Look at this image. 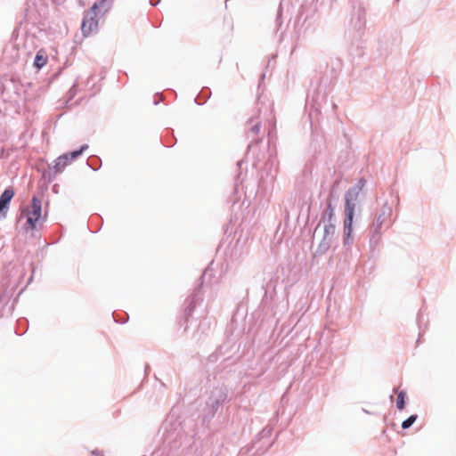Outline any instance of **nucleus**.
I'll use <instances>...</instances> for the list:
<instances>
[{
    "label": "nucleus",
    "instance_id": "obj_1",
    "mask_svg": "<svg viewBox=\"0 0 456 456\" xmlns=\"http://www.w3.org/2000/svg\"><path fill=\"white\" fill-rule=\"evenodd\" d=\"M106 0H102L100 4H102ZM99 4L95 3L93 6L85 12L84 19L81 25V31L85 37H89L98 30L99 15L97 9Z\"/></svg>",
    "mask_w": 456,
    "mask_h": 456
},
{
    "label": "nucleus",
    "instance_id": "obj_3",
    "mask_svg": "<svg viewBox=\"0 0 456 456\" xmlns=\"http://www.w3.org/2000/svg\"><path fill=\"white\" fill-rule=\"evenodd\" d=\"M88 148L86 144L81 146V148L77 151H74L70 153L63 154L58 157L54 161L53 169L55 173H61L64 168L75 159L80 156L84 151Z\"/></svg>",
    "mask_w": 456,
    "mask_h": 456
},
{
    "label": "nucleus",
    "instance_id": "obj_8",
    "mask_svg": "<svg viewBox=\"0 0 456 456\" xmlns=\"http://www.w3.org/2000/svg\"><path fill=\"white\" fill-rule=\"evenodd\" d=\"M417 419V415H411L407 419H405L403 423H402V428L403 429H407L409 428L416 420Z\"/></svg>",
    "mask_w": 456,
    "mask_h": 456
},
{
    "label": "nucleus",
    "instance_id": "obj_5",
    "mask_svg": "<svg viewBox=\"0 0 456 456\" xmlns=\"http://www.w3.org/2000/svg\"><path fill=\"white\" fill-rule=\"evenodd\" d=\"M14 196V191L12 188H7L0 196V214L4 217L6 215V209L9 203Z\"/></svg>",
    "mask_w": 456,
    "mask_h": 456
},
{
    "label": "nucleus",
    "instance_id": "obj_10",
    "mask_svg": "<svg viewBox=\"0 0 456 456\" xmlns=\"http://www.w3.org/2000/svg\"><path fill=\"white\" fill-rule=\"evenodd\" d=\"M92 456H102V455H101L100 453H97V452H94L92 453Z\"/></svg>",
    "mask_w": 456,
    "mask_h": 456
},
{
    "label": "nucleus",
    "instance_id": "obj_9",
    "mask_svg": "<svg viewBox=\"0 0 456 456\" xmlns=\"http://www.w3.org/2000/svg\"><path fill=\"white\" fill-rule=\"evenodd\" d=\"M334 232H335V226L333 224H330L325 226V233L326 234H330V233L333 234Z\"/></svg>",
    "mask_w": 456,
    "mask_h": 456
},
{
    "label": "nucleus",
    "instance_id": "obj_2",
    "mask_svg": "<svg viewBox=\"0 0 456 456\" xmlns=\"http://www.w3.org/2000/svg\"><path fill=\"white\" fill-rule=\"evenodd\" d=\"M42 207L41 200L37 197H33L30 204L22 211L20 216L26 217L25 229L33 230L41 217Z\"/></svg>",
    "mask_w": 456,
    "mask_h": 456
},
{
    "label": "nucleus",
    "instance_id": "obj_6",
    "mask_svg": "<svg viewBox=\"0 0 456 456\" xmlns=\"http://www.w3.org/2000/svg\"><path fill=\"white\" fill-rule=\"evenodd\" d=\"M47 54L44 49L39 50L35 57L34 66L37 69H41L47 63Z\"/></svg>",
    "mask_w": 456,
    "mask_h": 456
},
{
    "label": "nucleus",
    "instance_id": "obj_7",
    "mask_svg": "<svg viewBox=\"0 0 456 456\" xmlns=\"http://www.w3.org/2000/svg\"><path fill=\"white\" fill-rule=\"evenodd\" d=\"M405 396H406V394L404 391H400L398 393V395H397V400H396V407L399 409V410H403L404 408V404H405Z\"/></svg>",
    "mask_w": 456,
    "mask_h": 456
},
{
    "label": "nucleus",
    "instance_id": "obj_4",
    "mask_svg": "<svg viewBox=\"0 0 456 456\" xmlns=\"http://www.w3.org/2000/svg\"><path fill=\"white\" fill-rule=\"evenodd\" d=\"M355 205L350 201V200L346 198V205H345V220H344V230L346 238H349L353 229V220L354 215Z\"/></svg>",
    "mask_w": 456,
    "mask_h": 456
}]
</instances>
